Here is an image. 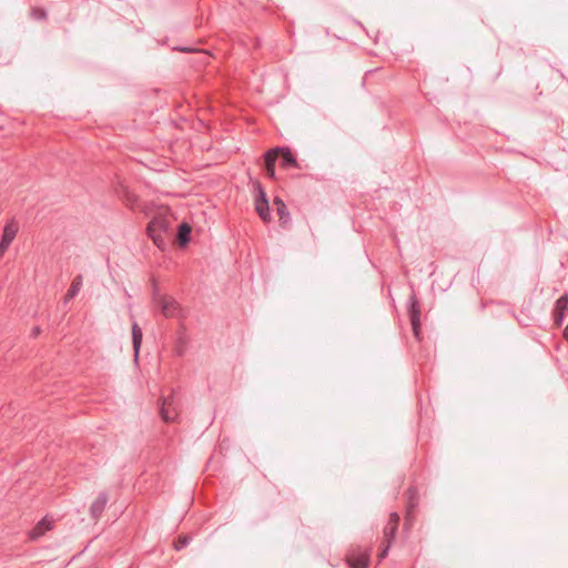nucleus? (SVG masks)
<instances>
[{"instance_id": "nucleus-7", "label": "nucleus", "mask_w": 568, "mask_h": 568, "mask_svg": "<svg viewBox=\"0 0 568 568\" xmlns=\"http://www.w3.org/2000/svg\"><path fill=\"white\" fill-rule=\"evenodd\" d=\"M108 504V495L105 493H101L97 499L90 506V514L94 520H98L103 514L105 506Z\"/></svg>"}, {"instance_id": "nucleus-15", "label": "nucleus", "mask_w": 568, "mask_h": 568, "mask_svg": "<svg viewBox=\"0 0 568 568\" xmlns=\"http://www.w3.org/2000/svg\"><path fill=\"white\" fill-rule=\"evenodd\" d=\"M278 153H281L283 166H297L296 159L288 148L278 149Z\"/></svg>"}, {"instance_id": "nucleus-4", "label": "nucleus", "mask_w": 568, "mask_h": 568, "mask_svg": "<svg viewBox=\"0 0 568 568\" xmlns=\"http://www.w3.org/2000/svg\"><path fill=\"white\" fill-rule=\"evenodd\" d=\"M256 187L257 194L255 196V211L264 222H268L271 220V213L266 193L260 183H257Z\"/></svg>"}, {"instance_id": "nucleus-14", "label": "nucleus", "mask_w": 568, "mask_h": 568, "mask_svg": "<svg viewBox=\"0 0 568 568\" xmlns=\"http://www.w3.org/2000/svg\"><path fill=\"white\" fill-rule=\"evenodd\" d=\"M82 287V276L81 275H78L74 277V280L72 281L67 294H65V297H64V303H68L69 301H71L73 297H75V295L80 292Z\"/></svg>"}, {"instance_id": "nucleus-6", "label": "nucleus", "mask_w": 568, "mask_h": 568, "mask_svg": "<svg viewBox=\"0 0 568 568\" xmlns=\"http://www.w3.org/2000/svg\"><path fill=\"white\" fill-rule=\"evenodd\" d=\"M399 523V516L397 513H392L389 515L388 521L384 528V539L385 541L393 542Z\"/></svg>"}, {"instance_id": "nucleus-23", "label": "nucleus", "mask_w": 568, "mask_h": 568, "mask_svg": "<svg viewBox=\"0 0 568 568\" xmlns=\"http://www.w3.org/2000/svg\"><path fill=\"white\" fill-rule=\"evenodd\" d=\"M39 333H40V328H39V327H34V328L32 329V335H33V336H38V334H39Z\"/></svg>"}, {"instance_id": "nucleus-21", "label": "nucleus", "mask_w": 568, "mask_h": 568, "mask_svg": "<svg viewBox=\"0 0 568 568\" xmlns=\"http://www.w3.org/2000/svg\"><path fill=\"white\" fill-rule=\"evenodd\" d=\"M265 170L268 178H275V166H265Z\"/></svg>"}, {"instance_id": "nucleus-2", "label": "nucleus", "mask_w": 568, "mask_h": 568, "mask_svg": "<svg viewBox=\"0 0 568 568\" xmlns=\"http://www.w3.org/2000/svg\"><path fill=\"white\" fill-rule=\"evenodd\" d=\"M408 314L414 336L418 339L420 334V307L414 294H412L408 300Z\"/></svg>"}, {"instance_id": "nucleus-10", "label": "nucleus", "mask_w": 568, "mask_h": 568, "mask_svg": "<svg viewBox=\"0 0 568 568\" xmlns=\"http://www.w3.org/2000/svg\"><path fill=\"white\" fill-rule=\"evenodd\" d=\"M164 230V224L161 220H152L148 225V234L154 241L155 244H159L161 240V232Z\"/></svg>"}, {"instance_id": "nucleus-16", "label": "nucleus", "mask_w": 568, "mask_h": 568, "mask_svg": "<svg viewBox=\"0 0 568 568\" xmlns=\"http://www.w3.org/2000/svg\"><path fill=\"white\" fill-rule=\"evenodd\" d=\"M191 227L186 223H183L179 227V241L181 245H185L189 242Z\"/></svg>"}, {"instance_id": "nucleus-20", "label": "nucleus", "mask_w": 568, "mask_h": 568, "mask_svg": "<svg viewBox=\"0 0 568 568\" xmlns=\"http://www.w3.org/2000/svg\"><path fill=\"white\" fill-rule=\"evenodd\" d=\"M390 545V541H385L384 548L378 554L379 560L384 559L387 556Z\"/></svg>"}, {"instance_id": "nucleus-17", "label": "nucleus", "mask_w": 568, "mask_h": 568, "mask_svg": "<svg viewBox=\"0 0 568 568\" xmlns=\"http://www.w3.org/2000/svg\"><path fill=\"white\" fill-rule=\"evenodd\" d=\"M278 156V149L270 150L265 154V166H275Z\"/></svg>"}, {"instance_id": "nucleus-12", "label": "nucleus", "mask_w": 568, "mask_h": 568, "mask_svg": "<svg viewBox=\"0 0 568 568\" xmlns=\"http://www.w3.org/2000/svg\"><path fill=\"white\" fill-rule=\"evenodd\" d=\"M142 337H143L142 329L140 328L138 323H133V325H132V345H133L135 361H138V357H139V352H140L141 344H142Z\"/></svg>"}, {"instance_id": "nucleus-9", "label": "nucleus", "mask_w": 568, "mask_h": 568, "mask_svg": "<svg viewBox=\"0 0 568 568\" xmlns=\"http://www.w3.org/2000/svg\"><path fill=\"white\" fill-rule=\"evenodd\" d=\"M52 528V520H49L47 517L41 519L29 532V538L31 540H37L42 537L48 530Z\"/></svg>"}, {"instance_id": "nucleus-22", "label": "nucleus", "mask_w": 568, "mask_h": 568, "mask_svg": "<svg viewBox=\"0 0 568 568\" xmlns=\"http://www.w3.org/2000/svg\"><path fill=\"white\" fill-rule=\"evenodd\" d=\"M9 244L0 241V257L4 254V252L9 248Z\"/></svg>"}, {"instance_id": "nucleus-19", "label": "nucleus", "mask_w": 568, "mask_h": 568, "mask_svg": "<svg viewBox=\"0 0 568 568\" xmlns=\"http://www.w3.org/2000/svg\"><path fill=\"white\" fill-rule=\"evenodd\" d=\"M31 16L37 20H43L47 17V12L43 9L36 8L32 9Z\"/></svg>"}, {"instance_id": "nucleus-1", "label": "nucleus", "mask_w": 568, "mask_h": 568, "mask_svg": "<svg viewBox=\"0 0 568 568\" xmlns=\"http://www.w3.org/2000/svg\"><path fill=\"white\" fill-rule=\"evenodd\" d=\"M369 562L368 549L362 547L352 548L347 555L349 568H367Z\"/></svg>"}, {"instance_id": "nucleus-11", "label": "nucleus", "mask_w": 568, "mask_h": 568, "mask_svg": "<svg viewBox=\"0 0 568 568\" xmlns=\"http://www.w3.org/2000/svg\"><path fill=\"white\" fill-rule=\"evenodd\" d=\"M18 230H19L18 224L14 221L8 222L3 229L1 242L11 245L12 241L14 240V237L18 233Z\"/></svg>"}, {"instance_id": "nucleus-13", "label": "nucleus", "mask_w": 568, "mask_h": 568, "mask_svg": "<svg viewBox=\"0 0 568 568\" xmlns=\"http://www.w3.org/2000/svg\"><path fill=\"white\" fill-rule=\"evenodd\" d=\"M274 205L276 206L277 214L280 216V221L283 225L290 222V213L287 211L286 204L280 197L274 199Z\"/></svg>"}, {"instance_id": "nucleus-18", "label": "nucleus", "mask_w": 568, "mask_h": 568, "mask_svg": "<svg viewBox=\"0 0 568 568\" xmlns=\"http://www.w3.org/2000/svg\"><path fill=\"white\" fill-rule=\"evenodd\" d=\"M190 542V538L186 536L179 537L178 540L174 542V547L176 550H181L184 547H186Z\"/></svg>"}, {"instance_id": "nucleus-3", "label": "nucleus", "mask_w": 568, "mask_h": 568, "mask_svg": "<svg viewBox=\"0 0 568 568\" xmlns=\"http://www.w3.org/2000/svg\"><path fill=\"white\" fill-rule=\"evenodd\" d=\"M153 302L161 308V312L165 317L175 316L179 312V304L170 296L154 294Z\"/></svg>"}, {"instance_id": "nucleus-8", "label": "nucleus", "mask_w": 568, "mask_h": 568, "mask_svg": "<svg viewBox=\"0 0 568 568\" xmlns=\"http://www.w3.org/2000/svg\"><path fill=\"white\" fill-rule=\"evenodd\" d=\"M568 310V294L559 297L555 305L554 320L557 325H561L565 318V312Z\"/></svg>"}, {"instance_id": "nucleus-5", "label": "nucleus", "mask_w": 568, "mask_h": 568, "mask_svg": "<svg viewBox=\"0 0 568 568\" xmlns=\"http://www.w3.org/2000/svg\"><path fill=\"white\" fill-rule=\"evenodd\" d=\"M178 405L173 396L164 398L161 406V416L164 422H175L178 417Z\"/></svg>"}, {"instance_id": "nucleus-24", "label": "nucleus", "mask_w": 568, "mask_h": 568, "mask_svg": "<svg viewBox=\"0 0 568 568\" xmlns=\"http://www.w3.org/2000/svg\"><path fill=\"white\" fill-rule=\"evenodd\" d=\"M564 336L566 339H568V325L566 326V328L564 331Z\"/></svg>"}]
</instances>
